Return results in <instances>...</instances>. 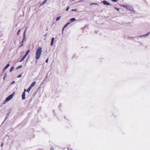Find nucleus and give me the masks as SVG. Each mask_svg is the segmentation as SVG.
I'll return each mask as SVG.
<instances>
[{"label":"nucleus","instance_id":"f257e3e1","mask_svg":"<svg viewBox=\"0 0 150 150\" xmlns=\"http://www.w3.org/2000/svg\"><path fill=\"white\" fill-rule=\"evenodd\" d=\"M42 48L40 47L38 49L36 53V59H38L40 58L42 52Z\"/></svg>","mask_w":150,"mask_h":150},{"label":"nucleus","instance_id":"f03ea898","mask_svg":"<svg viewBox=\"0 0 150 150\" xmlns=\"http://www.w3.org/2000/svg\"><path fill=\"white\" fill-rule=\"evenodd\" d=\"M123 7L127 9L133 11H134V9L133 7L129 5H122Z\"/></svg>","mask_w":150,"mask_h":150},{"label":"nucleus","instance_id":"7ed1b4c3","mask_svg":"<svg viewBox=\"0 0 150 150\" xmlns=\"http://www.w3.org/2000/svg\"><path fill=\"white\" fill-rule=\"evenodd\" d=\"M150 33V32H149L147 33L146 34H144V35H140L139 36V38H142V37H147L149 35Z\"/></svg>","mask_w":150,"mask_h":150},{"label":"nucleus","instance_id":"20e7f679","mask_svg":"<svg viewBox=\"0 0 150 150\" xmlns=\"http://www.w3.org/2000/svg\"><path fill=\"white\" fill-rule=\"evenodd\" d=\"M13 94H12L10 95L6 99V101H8L10 100L13 97Z\"/></svg>","mask_w":150,"mask_h":150},{"label":"nucleus","instance_id":"39448f33","mask_svg":"<svg viewBox=\"0 0 150 150\" xmlns=\"http://www.w3.org/2000/svg\"><path fill=\"white\" fill-rule=\"evenodd\" d=\"M26 92V89H24V91L22 93V99L23 100H24L25 99V93Z\"/></svg>","mask_w":150,"mask_h":150},{"label":"nucleus","instance_id":"423d86ee","mask_svg":"<svg viewBox=\"0 0 150 150\" xmlns=\"http://www.w3.org/2000/svg\"><path fill=\"white\" fill-rule=\"evenodd\" d=\"M102 2L105 5L108 6L110 5V3L106 1H103Z\"/></svg>","mask_w":150,"mask_h":150},{"label":"nucleus","instance_id":"0eeeda50","mask_svg":"<svg viewBox=\"0 0 150 150\" xmlns=\"http://www.w3.org/2000/svg\"><path fill=\"white\" fill-rule=\"evenodd\" d=\"M47 2V1L46 0H45L42 2L40 5V6H41L42 5L45 4Z\"/></svg>","mask_w":150,"mask_h":150},{"label":"nucleus","instance_id":"6e6552de","mask_svg":"<svg viewBox=\"0 0 150 150\" xmlns=\"http://www.w3.org/2000/svg\"><path fill=\"white\" fill-rule=\"evenodd\" d=\"M36 83V81H34V82H33L30 87L32 88L34 86V85H35Z\"/></svg>","mask_w":150,"mask_h":150},{"label":"nucleus","instance_id":"1a4fd4ad","mask_svg":"<svg viewBox=\"0 0 150 150\" xmlns=\"http://www.w3.org/2000/svg\"><path fill=\"white\" fill-rule=\"evenodd\" d=\"M71 23V22H69V23H67L64 26V27L63 28V29H62V30H63L66 27L67 25H69V24H70V23Z\"/></svg>","mask_w":150,"mask_h":150},{"label":"nucleus","instance_id":"9d476101","mask_svg":"<svg viewBox=\"0 0 150 150\" xmlns=\"http://www.w3.org/2000/svg\"><path fill=\"white\" fill-rule=\"evenodd\" d=\"M54 41V38H52L51 43V45L52 46Z\"/></svg>","mask_w":150,"mask_h":150},{"label":"nucleus","instance_id":"9b49d317","mask_svg":"<svg viewBox=\"0 0 150 150\" xmlns=\"http://www.w3.org/2000/svg\"><path fill=\"white\" fill-rule=\"evenodd\" d=\"M26 57V55H24L23 57L21 59V60L20 61H19V62H21L23 61L24 60L25 58Z\"/></svg>","mask_w":150,"mask_h":150},{"label":"nucleus","instance_id":"f8f14e48","mask_svg":"<svg viewBox=\"0 0 150 150\" xmlns=\"http://www.w3.org/2000/svg\"><path fill=\"white\" fill-rule=\"evenodd\" d=\"M9 66V64H8L3 69V71H4L6 69L8 68Z\"/></svg>","mask_w":150,"mask_h":150},{"label":"nucleus","instance_id":"ddd939ff","mask_svg":"<svg viewBox=\"0 0 150 150\" xmlns=\"http://www.w3.org/2000/svg\"><path fill=\"white\" fill-rule=\"evenodd\" d=\"M31 88L30 87H29L26 90V91H27L28 92V93H29L31 90Z\"/></svg>","mask_w":150,"mask_h":150},{"label":"nucleus","instance_id":"4468645a","mask_svg":"<svg viewBox=\"0 0 150 150\" xmlns=\"http://www.w3.org/2000/svg\"><path fill=\"white\" fill-rule=\"evenodd\" d=\"M30 51V50H28L26 53V54L25 55H26V56H27V55L29 53Z\"/></svg>","mask_w":150,"mask_h":150},{"label":"nucleus","instance_id":"2eb2a0df","mask_svg":"<svg viewBox=\"0 0 150 150\" xmlns=\"http://www.w3.org/2000/svg\"><path fill=\"white\" fill-rule=\"evenodd\" d=\"M60 18H61L60 16L57 17L56 18V21H58L60 19Z\"/></svg>","mask_w":150,"mask_h":150},{"label":"nucleus","instance_id":"dca6fc26","mask_svg":"<svg viewBox=\"0 0 150 150\" xmlns=\"http://www.w3.org/2000/svg\"><path fill=\"white\" fill-rule=\"evenodd\" d=\"M25 38H23V40H22V41L21 42L22 43V45L19 47H21V46H23V41L24 40H25Z\"/></svg>","mask_w":150,"mask_h":150},{"label":"nucleus","instance_id":"f3484780","mask_svg":"<svg viewBox=\"0 0 150 150\" xmlns=\"http://www.w3.org/2000/svg\"><path fill=\"white\" fill-rule=\"evenodd\" d=\"M76 20V18H71L70 21L71 22H73Z\"/></svg>","mask_w":150,"mask_h":150},{"label":"nucleus","instance_id":"a211bd4d","mask_svg":"<svg viewBox=\"0 0 150 150\" xmlns=\"http://www.w3.org/2000/svg\"><path fill=\"white\" fill-rule=\"evenodd\" d=\"M90 5H98V4L96 3H90Z\"/></svg>","mask_w":150,"mask_h":150},{"label":"nucleus","instance_id":"6ab92c4d","mask_svg":"<svg viewBox=\"0 0 150 150\" xmlns=\"http://www.w3.org/2000/svg\"><path fill=\"white\" fill-rule=\"evenodd\" d=\"M22 67V66H21V65H20V66H18V67H17V68H16V69H18L19 68H21Z\"/></svg>","mask_w":150,"mask_h":150},{"label":"nucleus","instance_id":"aec40b11","mask_svg":"<svg viewBox=\"0 0 150 150\" xmlns=\"http://www.w3.org/2000/svg\"><path fill=\"white\" fill-rule=\"evenodd\" d=\"M22 76V74H20L18 76H17V77L18 78H20Z\"/></svg>","mask_w":150,"mask_h":150},{"label":"nucleus","instance_id":"412c9836","mask_svg":"<svg viewBox=\"0 0 150 150\" xmlns=\"http://www.w3.org/2000/svg\"><path fill=\"white\" fill-rule=\"evenodd\" d=\"M14 67H12L10 70V72H11L13 69Z\"/></svg>","mask_w":150,"mask_h":150},{"label":"nucleus","instance_id":"4be33fe9","mask_svg":"<svg viewBox=\"0 0 150 150\" xmlns=\"http://www.w3.org/2000/svg\"><path fill=\"white\" fill-rule=\"evenodd\" d=\"M72 11H77V10L75 9H73L72 10Z\"/></svg>","mask_w":150,"mask_h":150},{"label":"nucleus","instance_id":"5701e85b","mask_svg":"<svg viewBox=\"0 0 150 150\" xmlns=\"http://www.w3.org/2000/svg\"><path fill=\"white\" fill-rule=\"evenodd\" d=\"M69 6H68L67 7V8H66V11H68L69 10Z\"/></svg>","mask_w":150,"mask_h":150},{"label":"nucleus","instance_id":"b1692460","mask_svg":"<svg viewBox=\"0 0 150 150\" xmlns=\"http://www.w3.org/2000/svg\"><path fill=\"white\" fill-rule=\"evenodd\" d=\"M115 8L118 11H119V8H117L116 7H115Z\"/></svg>","mask_w":150,"mask_h":150},{"label":"nucleus","instance_id":"393cba45","mask_svg":"<svg viewBox=\"0 0 150 150\" xmlns=\"http://www.w3.org/2000/svg\"><path fill=\"white\" fill-rule=\"evenodd\" d=\"M26 31V30H25L24 32V38H25V33Z\"/></svg>","mask_w":150,"mask_h":150},{"label":"nucleus","instance_id":"a878e982","mask_svg":"<svg viewBox=\"0 0 150 150\" xmlns=\"http://www.w3.org/2000/svg\"><path fill=\"white\" fill-rule=\"evenodd\" d=\"M113 2H116L117 1V0H111Z\"/></svg>","mask_w":150,"mask_h":150},{"label":"nucleus","instance_id":"bb28decb","mask_svg":"<svg viewBox=\"0 0 150 150\" xmlns=\"http://www.w3.org/2000/svg\"><path fill=\"white\" fill-rule=\"evenodd\" d=\"M20 31H21V30L20 29H19V30H18V33H17V35H18L19 34V33L20 32Z\"/></svg>","mask_w":150,"mask_h":150},{"label":"nucleus","instance_id":"cd10ccee","mask_svg":"<svg viewBox=\"0 0 150 150\" xmlns=\"http://www.w3.org/2000/svg\"><path fill=\"white\" fill-rule=\"evenodd\" d=\"M48 59H47L46 60V62L47 63L48 62Z\"/></svg>","mask_w":150,"mask_h":150},{"label":"nucleus","instance_id":"c85d7f7f","mask_svg":"<svg viewBox=\"0 0 150 150\" xmlns=\"http://www.w3.org/2000/svg\"><path fill=\"white\" fill-rule=\"evenodd\" d=\"M83 1V0H80L79 1H78V2H82V1Z\"/></svg>","mask_w":150,"mask_h":150},{"label":"nucleus","instance_id":"c756f323","mask_svg":"<svg viewBox=\"0 0 150 150\" xmlns=\"http://www.w3.org/2000/svg\"><path fill=\"white\" fill-rule=\"evenodd\" d=\"M6 76V74L5 75V76H4V77L3 78V79H5V77Z\"/></svg>","mask_w":150,"mask_h":150},{"label":"nucleus","instance_id":"7c9ffc66","mask_svg":"<svg viewBox=\"0 0 150 150\" xmlns=\"http://www.w3.org/2000/svg\"><path fill=\"white\" fill-rule=\"evenodd\" d=\"M51 150H53L54 148L53 147H52L50 149Z\"/></svg>","mask_w":150,"mask_h":150},{"label":"nucleus","instance_id":"2f4dec72","mask_svg":"<svg viewBox=\"0 0 150 150\" xmlns=\"http://www.w3.org/2000/svg\"><path fill=\"white\" fill-rule=\"evenodd\" d=\"M3 143H2L1 144V147H2L3 146Z\"/></svg>","mask_w":150,"mask_h":150},{"label":"nucleus","instance_id":"473e14b6","mask_svg":"<svg viewBox=\"0 0 150 150\" xmlns=\"http://www.w3.org/2000/svg\"><path fill=\"white\" fill-rule=\"evenodd\" d=\"M68 150H72V149H68Z\"/></svg>","mask_w":150,"mask_h":150},{"label":"nucleus","instance_id":"72a5a7b5","mask_svg":"<svg viewBox=\"0 0 150 150\" xmlns=\"http://www.w3.org/2000/svg\"><path fill=\"white\" fill-rule=\"evenodd\" d=\"M54 23H53L52 24V25H54Z\"/></svg>","mask_w":150,"mask_h":150},{"label":"nucleus","instance_id":"f704fd0d","mask_svg":"<svg viewBox=\"0 0 150 150\" xmlns=\"http://www.w3.org/2000/svg\"><path fill=\"white\" fill-rule=\"evenodd\" d=\"M46 0L47 1V0Z\"/></svg>","mask_w":150,"mask_h":150}]
</instances>
